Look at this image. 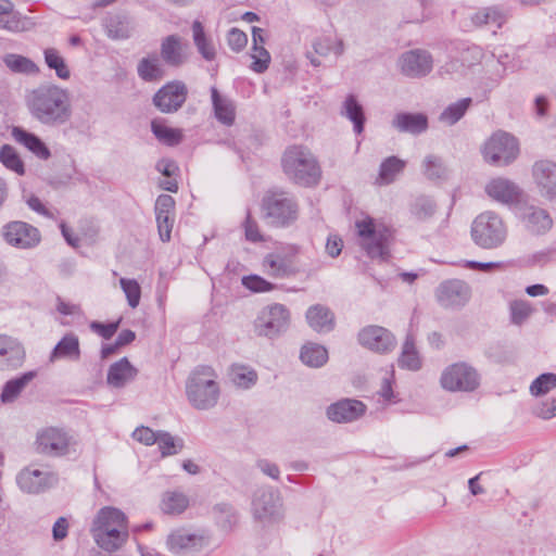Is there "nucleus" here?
I'll list each match as a JSON object with an SVG mask.
<instances>
[{"instance_id": "f257e3e1", "label": "nucleus", "mask_w": 556, "mask_h": 556, "mask_svg": "<svg viewBox=\"0 0 556 556\" xmlns=\"http://www.w3.org/2000/svg\"><path fill=\"white\" fill-rule=\"evenodd\" d=\"M26 104L31 116L46 126H61L72 118L70 92L53 84L41 85L29 91Z\"/></svg>"}, {"instance_id": "f03ea898", "label": "nucleus", "mask_w": 556, "mask_h": 556, "mask_svg": "<svg viewBox=\"0 0 556 556\" xmlns=\"http://www.w3.org/2000/svg\"><path fill=\"white\" fill-rule=\"evenodd\" d=\"M89 531L101 549L112 553L128 541V518L121 509L105 506L96 514Z\"/></svg>"}, {"instance_id": "7ed1b4c3", "label": "nucleus", "mask_w": 556, "mask_h": 556, "mask_svg": "<svg viewBox=\"0 0 556 556\" xmlns=\"http://www.w3.org/2000/svg\"><path fill=\"white\" fill-rule=\"evenodd\" d=\"M357 243L371 260L384 262L390 257L392 230L384 223L365 216L355 222Z\"/></svg>"}, {"instance_id": "20e7f679", "label": "nucleus", "mask_w": 556, "mask_h": 556, "mask_svg": "<svg viewBox=\"0 0 556 556\" xmlns=\"http://www.w3.org/2000/svg\"><path fill=\"white\" fill-rule=\"evenodd\" d=\"M281 165L287 177L301 186L317 185L321 176L317 159L303 146L289 147L282 155Z\"/></svg>"}, {"instance_id": "39448f33", "label": "nucleus", "mask_w": 556, "mask_h": 556, "mask_svg": "<svg viewBox=\"0 0 556 556\" xmlns=\"http://www.w3.org/2000/svg\"><path fill=\"white\" fill-rule=\"evenodd\" d=\"M186 394L189 403L195 409L213 408L220 396V387L215 370L207 366L197 368L187 380Z\"/></svg>"}, {"instance_id": "423d86ee", "label": "nucleus", "mask_w": 556, "mask_h": 556, "mask_svg": "<svg viewBox=\"0 0 556 556\" xmlns=\"http://www.w3.org/2000/svg\"><path fill=\"white\" fill-rule=\"evenodd\" d=\"M507 228L503 219L493 212H484L476 217L471 226V237L483 249H494L503 244Z\"/></svg>"}, {"instance_id": "0eeeda50", "label": "nucleus", "mask_w": 556, "mask_h": 556, "mask_svg": "<svg viewBox=\"0 0 556 556\" xmlns=\"http://www.w3.org/2000/svg\"><path fill=\"white\" fill-rule=\"evenodd\" d=\"M518 154L519 147L516 138L501 130L494 132L482 148L483 159L491 165H508L516 160Z\"/></svg>"}, {"instance_id": "6e6552de", "label": "nucleus", "mask_w": 556, "mask_h": 556, "mask_svg": "<svg viewBox=\"0 0 556 556\" xmlns=\"http://www.w3.org/2000/svg\"><path fill=\"white\" fill-rule=\"evenodd\" d=\"M266 218L277 226H287L296 220L299 206L295 200L286 192L268 193L263 200Z\"/></svg>"}, {"instance_id": "1a4fd4ad", "label": "nucleus", "mask_w": 556, "mask_h": 556, "mask_svg": "<svg viewBox=\"0 0 556 556\" xmlns=\"http://www.w3.org/2000/svg\"><path fill=\"white\" fill-rule=\"evenodd\" d=\"M441 387L450 392H471L480 384V375L467 363H455L441 374Z\"/></svg>"}, {"instance_id": "9d476101", "label": "nucleus", "mask_w": 556, "mask_h": 556, "mask_svg": "<svg viewBox=\"0 0 556 556\" xmlns=\"http://www.w3.org/2000/svg\"><path fill=\"white\" fill-rule=\"evenodd\" d=\"M290 324V311L280 303L267 305L261 309L254 328L258 336L275 338L285 332Z\"/></svg>"}, {"instance_id": "9b49d317", "label": "nucleus", "mask_w": 556, "mask_h": 556, "mask_svg": "<svg viewBox=\"0 0 556 556\" xmlns=\"http://www.w3.org/2000/svg\"><path fill=\"white\" fill-rule=\"evenodd\" d=\"M299 254L296 245H288L279 251L268 253L262 262L265 274L276 279L292 277L299 273L294 258Z\"/></svg>"}, {"instance_id": "f8f14e48", "label": "nucleus", "mask_w": 556, "mask_h": 556, "mask_svg": "<svg viewBox=\"0 0 556 556\" xmlns=\"http://www.w3.org/2000/svg\"><path fill=\"white\" fill-rule=\"evenodd\" d=\"M36 451L50 457L67 455L74 444L73 438L63 429L47 427L38 431Z\"/></svg>"}, {"instance_id": "ddd939ff", "label": "nucleus", "mask_w": 556, "mask_h": 556, "mask_svg": "<svg viewBox=\"0 0 556 556\" xmlns=\"http://www.w3.org/2000/svg\"><path fill=\"white\" fill-rule=\"evenodd\" d=\"M252 513L256 520L271 525L283 518L279 494L273 490H258L252 501Z\"/></svg>"}, {"instance_id": "4468645a", "label": "nucleus", "mask_w": 556, "mask_h": 556, "mask_svg": "<svg viewBox=\"0 0 556 556\" xmlns=\"http://www.w3.org/2000/svg\"><path fill=\"white\" fill-rule=\"evenodd\" d=\"M399 67L405 76L413 78L425 77L433 68V59L427 50L413 49L401 54Z\"/></svg>"}, {"instance_id": "2eb2a0df", "label": "nucleus", "mask_w": 556, "mask_h": 556, "mask_svg": "<svg viewBox=\"0 0 556 556\" xmlns=\"http://www.w3.org/2000/svg\"><path fill=\"white\" fill-rule=\"evenodd\" d=\"M358 342L364 348L377 352L389 353L393 351L396 344L395 337L381 326H367L358 333Z\"/></svg>"}, {"instance_id": "dca6fc26", "label": "nucleus", "mask_w": 556, "mask_h": 556, "mask_svg": "<svg viewBox=\"0 0 556 556\" xmlns=\"http://www.w3.org/2000/svg\"><path fill=\"white\" fill-rule=\"evenodd\" d=\"M187 99V88L181 81H172L163 86L154 96L155 106L164 112H176Z\"/></svg>"}, {"instance_id": "f3484780", "label": "nucleus", "mask_w": 556, "mask_h": 556, "mask_svg": "<svg viewBox=\"0 0 556 556\" xmlns=\"http://www.w3.org/2000/svg\"><path fill=\"white\" fill-rule=\"evenodd\" d=\"M5 241L20 249H30L40 241V233L37 228L24 222H12L3 228Z\"/></svg>"}, {"instance_id": "a211bd4d", "label": "nucleus", "mask_w": 556, "mask_h": 556, "mask_svg": "<svg viewBox=\"0 0 556 556\" xmlns=\"http://www.w3.org/2000/svg\"><path fill=\"white\" fill-rule=\"evenodd\" d=\"M16 480L24 492L39 493L56 484L58 476L50 470L25 468L18 473Z\"/></svg>"}, {"instance_id": "6ab92c4d", "label": "nucleus", "mask_w": 556, "mask_h": 556, "mask_svg": "<svg viewBox=\"0 0 556 556\" xmlns=\"http://www.w3.org/2000/svg\"><path fill=\"white\" fill-rule=\"evenodd\" d=\"M471 291L467 283L460 280H448L440 285L437 299L444 307L457 308L464 306L470 299Z\"/></svg>"}, {"instance_id": "aec40b11", "label": "nucleus", "mask_w": 556, "mask_h": 556, "mask_svg": "<svg viewBox=\"0 0 556 556\" xmlns=\"http://www.w3.org/2000/svg\"><path fill=\"white\" fill-rule=\"evenodd\" d=\"M155 217L160 239L168 242L175 224V200L169 194H161L155 202Z\"/></svg>"}, {"instance_id": "412c9836", "label": "nucleus", "mask_w": 556, "mask_h": 556, "mask_svg": "<svg viewBox=\"0 0 556 556\" xmlns=\"http://www.w3.org/2000/svg\"><path fill=\"white\" fill-rule=\"evenodd\" d=\"M532 176L540 193L553 199L556 197V163L551 160H540L532 166Z\"/></svg>"}, {"instance_id": "4be33fe9", "label": "nucleus", "mask_w": 556, "mask_h": 556, "mask_svg": "<svg viewBox=\"0 0 556 556\" xmlns=\"http://www.w3.org/2000/svg\"><path fill=\"white\" fill-rule=\"evenodd\" d=\"M25 359L23 345L13 337L0 334V370L20 368Z\"/></svg>"}, {"instance_id": "5701e85b", "label": "nucleus", "mask_w": 556, "mask_h": 556, "mask_svg": "<svg viewBox=\"0 0 556 556\" xmlns=\"http://www.w3.org/2000/svg\"><path fill=\"white\" fill-rule=\"evenodd\" d=\"M137 375L138 369L131 365L127 357H123L110 366L106 383L112 388L121 389L134 381Z\"/></svg>"}, {"instance_id": "b1692460", "label": "nucleus", "mask_w": 556, "mask_h": 556, "mask_svg": "<svg viewBox=\"0 0 556 556\" xmlns=\"http://www.w3.org/2000/svg\"><path fill=\"white\" fill-rule=\"evenodd\" d=\"M485 192L489 197L502 203H513L518 201L521 193L519 187L515 182L502 177L494 178L488 182L485 186Z\"/></svg>"}, {"instance_id": "393cba45", "label": "nucleus", "mask_w": 556, "mask_h": 556, "mask_svg": "<svg viewBox=\"0 0 556 556\" xmlns=\"http://www.w3.org/2000/svg\"><path fill=\"white\" fill-rule=\"evenodd\" d=\"M365 412V405L355 400H343L330 405L327 409L329 419L337 422H350L357 419Z\"/></svg>"}, {"instance_id": "a878e982", "label": "nucleus", "mask_w": 556, "mask_h": 556, "mask_svg": "<svg viewBox=\"0 0 556 556\" xmlns=\"http://www.w3.org/2000/svg\"><path fill=\"white\" fill-rule=\"evenodd\" d=\"M185 48L186 45L179 36L169 35L162 40L161 56L166 64L178 67L186 62Z\"/></svg>"}, {"instance_id": "bb28decb", "label": "nucleus", "mask_w": 556, "mask_h": 556, "mask_svg": "<svg viewBox=\"0 0 556 556\" xmlns=\"http://www.w3.org/2000/svg\"><path fill=\"white\" fill-rule=\"evenodd\" d=\"M203 545V536L189 533L182 529L173 531L167 538V546L174 554L198 549Z\"/></svg>"}, {"instance_id": "cd10ccee", "label": "nucleus", "mask_w": 556, "mask_h": 556, "mask_svg": "<svg viewBox=\"0 0 556 556\" xmlns=\"http://www.w3.org/2000/svg\"><path fill=\"white\" fill-rule=\"evenodd\" d=\"M11 135L17 143L24 146L38 159L48 160L51 156L48 147L35 134L28 132L27 130L15 126L12 128Z\"/></svg>"}, {"instance_id": "c85d7f7f", "label": "nucleus", "mask_w": 556, "mask_h": 556, "mask_svg": "<svg viewBox=\"0 0 556 556\" xmlns=\"http://www.w3.org/2000/svg\"><path fill=\"white\" fill-rule=\"evenodd\" d=\"M392 126L399 131L418 135L428 128V118L422 113H399L394 116Z\"/></svg>"}, {"instance_id": "c756f323", "label": "nucleus", "mask_w": 556, "mask_h": 556, "mask_svg": "<svg viewBox=\"0 0 556 556\" xmlns=\"http://www.w3.org/2000/svg\"><path fill=\"white\" fill-rule=\"evenodd\" d=\"M306 319L308 325L317 332H329L334 327L332 312L321 304L311 306L306 312Z\"/></svg>"}, {"instance_id": "7c9ffc66", "label": "nucleus", "mask_w": 556, "mask_h": 556, "mask_svg": "<svg viewBox=\"0 0 556 556\" xmlns=\"http://www.w3.org/2000/svg\"><path fill=\"white\" fill-rule=\"evenodd\" d=\"M80 357L79 340L74 333L65 334L53 349L50 355V362L60 358H67L71 361H78Z\"/></svg>"}, {"instance_id": "2f4dec72", "label": "nucleus", "mask_w": 556, "mask_h": 556, "mask_svg": "<svg viewBox=\"0 0 556 556\" xmlns=\"http://www.w3.org/2000/svg\"><path fill=\"white\" fill-rule=\"evenodd\" d=\"M189 504V497L184 492L166 491L162 495L160 508L166 515H180Z\"/></svg>"}, {"instance_id": "473e14b6", "label": "nucleus", "mask_w": 556, "mask_h": 556, "mask_svg": "<svg viewBox=\"0 0 556 556\" xmlns=\"http://www.w3.org/2000/svg\"><path fill=\"white\" fill-rule=\"evenodd\" d=\"M397 363L401 368L408 370H419L421 368V357L416 349L415 339L412 334H407Z\"/></svg>"}, {"instance_id": "72a5a7b5", "label": "nucleus", "mask_w": 556, "mask_h": 556, "mask_svg": "<svg viewBox=\"0 0 556 556\" xmlns=\"http://www.w3.org/2000/svg\"><path fill=\"white\" fill-rule=\"evenodd\" d=\"M211 96L216 118L225 125H232L235 122L233 103L222 97L215 87L211 88Z\"/></svg>"}, {"instance_id": "f704fd0d", "label": "nucleus", "mask_w": 556, "mask_h": 556, "mask_svg": "<svg viewBox=\"0 0 556 556\" xmlns=\"http://www.w3.org/2000/svg\"><path fill=\"white\" fill-rule=\"evenodd\" d=\"M527 228L534 233H543L552 228L553 220L548 213L539 207H530L525 215Z\"/></svg>"}, {"instance_id": "c9c22d12", "label": "nucleus", "mask_w": 556, "mask_h": 556, "mask_svg": "<svg viewBox=\"0 0 556 556\" xmlns=\"http://www.w3.org/2000/svg\"><path fill=\"white\" fill-rule=\"evenodd\" d=\"M138 75L146 81H157L165 75V71L162 66L161 60L156 54L143 58L138 63Z\"/></svg>"}, {"instance_id": "e433bc0d", "label": "nucleus", "mask_w": 556, "mask_h": 556, "mask_svg": "<svg viewBox=\"0 0 556 556\" xmlns=\"http://www.w3.org/2000/svg\"><path fill=\"white\" fill-rule=\"evenodd\" d=\"M36 377L35 371H28L23 374L21 377L9 380L2 390L1 402L12 403L14 402L22 391L28 386V383Z\"/></svg>"}, {"instance_id": "4c0bfd02", "label": "nucleus", "mask_w": 556, "mask_h": 556, "mask_svg": "<svg viewBox=\"0 0 556 556\" xmlns=\"http://www.w3.org/2000/svg\"><path fill=\"white\" fill-rule=\"evenodd\" d=\"M341 113L353 123L356 134L363 131L365 123L364 110L354 94H349L345 98Z\"/></svg>"}, {"instance_id": "58836bf2", "label": "nucleus", "mask_w": 556, "mask_h": 556, "mask_svg": "<svg viewBox=\"0 0 556 556\" xmlns=\"http://www.w3.org/2000/svg\"><path fill=\"white\" fill-rule=\"evenodd\" d=\"M192 35L199 53L206 61H213L216 56V50L211 39L205 35L204 27L201 22L194 21L192 23Z\"/></svg>"}, {"instance_id": "ea45409f", "label": "nucleus", "mask_w": 556, "mask_h": 556, "mask_svg": "<svg viewBox=\"0 0 556 556\" xmlns=\"http://www.w3.org/2000/svg\"><path fill=\"white\" fill-rule=\"evenodd\" d=\"M471 21L476 26H495L500 28L505 23L506 15L496 7L483 8L471 16Z\"/></svg>"}, {"instance_id": "a19ab883", "label": "nucleus", "mask_w": 556, "mask_h": 556, "mask_svg": "<svg viewBox=\"0 0 556 556\" xmlns=\"http://www.w3.org/2000/svg\"><path fill=\"white\" fill-rule=\"evenodd\" d=\"M405 167V162L396 156L386 159L381 165L376 182L380 186L391 184Z\"/></svg>"}, {"instance_id": "79ce46f5", "label": "nucleus", "mask_w": 556, "mask_h": 556, "mask_svg": "<svg viewBox=\"0 0 556 556\" xmlns=\"http://www.w3.org/2000/svg\"><path fill=\"white\" fill-rule=\"evenodd\" d=\"M300 357L307 366L320 367L328 361V352L319 344L308 343L302 348Z\"/></svg>"}, {"instance_id": "37998d69", "label": "nucleus", "mask_w": 556, "mask_h": 556, "mask_svg": "<svg viewBox=\"0 0 556 556\" xmlns=\"http://www.w3.org/2000/svg\"><path fill=\"white\" fill-rule=\"evenodd\" d=\"M314 49L315 52L319 55L326 56L332 53L339 56L344 52V43L342 39L336 35H328L318 38V40L314 43Z\"/></svg>"}, {"instance_id": "c03bdc74", "label": "nucleus", "mask_w": 556, "mask_h": 556, "mask_svg": "<svg viewBox=\"0 0 556 556\" xmlns=\"http://www.w3.org/2000/svg\"><path fill=\"white\" fill-rule=\"evenodd\" d=\"M3 62L5 66L14 73L35 74L39 71L31 60L20 54H5L3 56Z\"/></svg>"}, {"instance_id": "a18cd8bd", "label": "nucleus", "mask_w": 556, "mask_h": 556, "mask_svg": "<svg viewBox=\"0 0 556 556\" xmlns=\"http://www.w3.org/2000/svg\"><path fill=\"white\" fill-rule=\"evenodd\" d=\"M231 381L239 388L248 389L255 384L257 374L247 366L236 365L230 370Z\"/></svg>"}, {"instance_id": "49530a36", "label": "nucleus", "mask_w": 556, "mask_h": 556, "mask_svg": "<svg viewBox=\"0 0 556 556\" xmlns=\"http://www.w3.org/2000/svg\"><path fill=\"white\" fill-rule=\"evenodd\" d=\"M151 127L155 137L168 146H176L182 139V134L179 129L170 128L164 123L153 121Z\"/></svg>"}, {"instance_id": "de8ad7c7", "label": "nucleus", "mask_w": 556, "mask_h": 556, "mask_svg": "<svg viewBox=\"0 0 556 556\" xmlns=\"http://www.w3.org/2000/svg\"><path fill=\"white\" fill-rule=\"evenodd\" d=\"M45 61L49 68L54 70L55 74L61 79H68L71 72L64 59L60 55L59 51L54 48L45 50Z\"/></svg>"}, {"instance_id": "09e8293b", "label": "nucleus", "mask_w": 556, "mask_h": 556, "mask_svg": "<svg viewBox=\"0 0 556 556\" xmlns=\"http://www.w3.org/2000/svg\"><path fill=\"white\" fill-rule=\"evenodd\" d=\"M0 162L10 170L18 175H24V163L15 149L9 144H4L0 150Z\"/></svg>"}, {"instance_id": "8fccbe9b", "label": "nucleus", "mask_w": 556, "mask_h": 556, "mask_svg": "<svg viewBox=\"0 0 556 556\" xmlns=\"http://www.w3.org/2000/svg\"><path fill=\"white\" fill-rule=\"evenodd\" d=\"M471 103L470 98L462 99L456 103L448 105L440 115V121L453 125L458 122L467 111Z\"/></svg>"}, {"instance_id": "3c124183", "label": "nucleus", "mask_w": 556, "mask_h": 556, "mask_svg": "<svg viewBox=\"0 0 556 556\" xmlns=\"http://www.w3.org/2000/svg\"><path fill=\"white\" fill-rule=\"evenodd\" d=\"M447 168L443 161L435 155H428L424 161V174L431 180L444 179L447 176Z\"/></svg>"}, {"instance_id": "603ef678", "label": "nucleus", "mask_w": 556, "mask_h": 556, "mask_svg": "<svg viewBox=\"0 0 556 556\" xmlns=\"http://www.w3.org/2000/svg\"><path fill=\"white\" fill-rule=\"evenodd\" d=\"M556 388V375L546 372L540 375L530 386L533 396H543Z\"/></svg>"}, {"instance_id": "864d4df0", "label": "nucleus", "mask_w": 556, "mask_h": 556, "mask_svg": "<svg viewBox=\"0 0 556 556\" xmlns=\"http://www.w3.org/2000/svg\"><path fill=\"white\" fill-rule=\"evenodd\" d=\"M162 457L177 454L182 448V440L175 439L167 432H159L156 441Z\"/></svg>"}, {"instance_id": "5fc2aeb1", "label": "nucleus", "mask_w": 556, "mask_h": 556, "mask_svg": "<svg viewBox=\"0 0 556 556\" xmlns=\"http://www.w3.org/2000/svg\"><path fill=\"white\" fill-rule=\"evenodd\" d=\"M13 4L9 0H0V28H5L13 31L23 29L22 22L15 15L4 20L3 16L11 15Z\"/></svg>"}, {"instance_id": "6e6d98bb", "label": "nucleus", "mask_w": 556, "mask_h": 556, "mask_svg": "<svg viewBox=\"0 0 556 556\" xmlns=\"http://www.w3.org/2000/svg\"><path fill=\"white\" fill-rule=\"evenodd\" d=\"M119 285L126 295L128 305L131 308H136L141 299V288L138 281L135 279L121 278Z\"/></svg>"}, {"instance_id": "4d7b16f0", "label": "nucleus", "mask_w": 556, "mask_h": 556, "mask_svg": "<svg viewBox=\"0 0 556 556\" xmlns=\"http://www.w3.org/2000/svg\"><path fill=\"white\" fill-rule=\"evenodd\" d=\"M251 58L253 59L251 68L255 73H263L268 68L270 63V54L264 48V46H253Z\"/></svg>"}, {"instance_id": "13d9d810", "label": "nucleus", "mask_w": 556, "mask_h": 556, "mask_svg": "<svg viewBox=\"0 0 556 556\" xmlns=\"http://www.w3.org/2000/svg\"><path fill=\"white\" fill-rule=\"evenodd\" d=\"M511 321L516 325L522 324L531 314V304L523 300H516L510 303Z\"/></svg>"}, {"instance_id": "bf43d9fd", "label": "nucleus", "mask_w": 556, "mask_h": 556, "mask_svg": "<svg viewBox=\"0 0 556 556\" xmlns=\"http://www.w3.org/2000/svg\"><path fill=\"white\" fill-rule=\"evenodd\" d=\"M435 205L432 200L428 198H419L415 201L412 213L419 220H425L433 215Z\"/></svg>"}, {"instance_id": "052dcab7", "label": "nucleus", "mask_w": 556, "mask_h": 556, "mask_svg": "<svg viewBox=\"0 0 556 556\" xmlns=\"http://www.w3.org/2000/svg\"><path fill=\"white\" fill-rule=\"evenodd\" d=\"M242 283L247 289L253 292H269L276 288L274 283L256 275L243 277Z\"/></svg>"}, {"instance_id": "680f3d73", "label": "nucleus", "mask_w": 556, "mask_h": 556, "mask_svg": "<svg viewBox=\"0 0 556 556\" xmlns=\"http://www.w3.org/2000/svg\"><path fill=\"white\" fill-rule=\"evenodd\" d=\"M227 42L232 51L240 52L248 43V36L244 31L233 27L227 34Z\"/></svg>"}, {"instance_id": "e2e57ef3", "label": "nucleus", "mask_w": 556, "mask_h": 556, "mask_svg": "<svg viewBox=\"0 0 556 556\" xmlns=\"http://www.w3.org/2000/svg\"><path fill=\"white\" fill-rule=\"evenodd\" d=\"M244 236L245 239L250 242H263L265 241L264 236L262 235L257 223L251 217V214L248 212L244 224Z\"/></svg>"}, {"instance_id": "0e129e2a", "label": "nucleus", "mask_w": 556, "mask_h": 556, "mask_svg": "<svg viewBox=\"0 0 556 556\" xmlns=\"http://www.w3.org/2000/svg\"><path fill=\"white\" fill-rule=\"evenodd\" d=\"M532 413L542 419H552L556 417V397L551 401L539 402L533 407Z\"/></svg>"}, {"instance_id": "69168bd1", "label": "nucleus", "mask_w": 556, "mask_h": 556, "mask_svg": "<svg viewBox=\"0 0 556 556\" xmlns=\"http://www.w3.org/2000/svg\"><path fill=\"white\" fill-rule=\"evenodd\" d=\"M157 437L159 432H154L152 429L143 426L136 428L135 431L132 432V438L136 441L148 446L155 444L157 441Z\"/></svg>"}, {"instance_id": "338daca9", "label": "nucleus", "mask_w": 556, "mask_h": 556, "mask_svg": "<svg viewBox=\"0 0 556 556\" xmlns=\"http://www.w3.org/2000/svg\"><path fill=\"white\" fill-rule=\"evenodd\" d=\"M119 326V320L116 323H110V324H101L93 321L90 327L93 331H96L99 336H101L104 339H110L114 336L117 328Z\"/></svg>"}, {"instance_id": "774afa93", "label": "nucleus", "mask_w": 556, "mask_h": 556, "mask_svg": "<svg viewBox=\"0 0 556 556\" xmlns=\"http://www.w3.org/2000/svg\"><path fill=\"white\" fill-rule=\"evenodd\" d=\"M56 309L62 315L80 316L83 314L81 308L78 304L65 302L61 298H58Z\"/></svg>"}]
</instances>
